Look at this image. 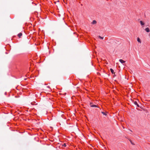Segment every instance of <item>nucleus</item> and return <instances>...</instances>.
<instances>
[{
	"mask_svg": "<svg viewBox=\"0 0 150 150\" xmlns=\"http://www.w3.org/2000/svg\"><path fill=\"white\" fill-rule=\"evenodd\" d=\"M145 31L147 33L149 32L150 31V30L148 28H146L145 29Z\"/></svg>",
	"mask_w": 150,
	"mask_h": 150,
	"instance_id": "3",
	"label": "nucleus"
},
{
	"mask_svg": "<svg viewBox=\"0 0 150 150\" xmlns=\"http://www.w3.org/2000/svg\"><path fill=\"white\" fill-rule=\"evenodd\" d=\"M119 61L122 64H123L125 62V61L122 59H120Z\"/></svg>",
	"mask_w": 150,
	"mask_h": 150,
	"instance_id": "1",
	"label": "nucleus"
},
{
	"mask_svg": "<svg viewBox=\"0 0 150 150\" xmlns=\"http://www.w3.org/2000/svg\"><path fill=\"white\" fill-rule=\"evenodd\" d=\"M137 41L139 42V43H141V40L139 38H137Z\"/></svg>",
	"mask_w": 150,
	"mask_h": 150,
	"instance_id": "8",
	"label": "nucleus"
},
{
	"mask_svg": "<svg viewBox=\"0 0 150 150\" xmlns=\"http://www.w3.org/2000/svg\"><path fill=\"white\" fill-rule=\"evenodd\" d=\"M102 113L104 115H105L106 114H105V112H102Z\"/></svg>",
	"mask_w": 150,
	"mask_h": 150,
	"instance_id": "13",
	"label": "nucleus"
},
{
	"mask_svg": "<svg viewBox=\"0 0 150 150\" xmlns=\"http://www.w3.org/2000/svg\"><path fill=\"white\" fill-rule=\"evenodd\" d=\"M134 104L136 105H137V106L138 107H139V105L137 103V101H134Z\"/></svg>",
	"mask_w": 150,
	"mask_h": 150,
	"instance_id": "2",
	"label": "nucleus"
},
{
	"mask_svg": "<svg viewBox=\"0 0 150 150\" xmlns=\"http://www.w3.org/2000/svg\"><path fill=\"white\" fill-rule=\"evenodd\" d=\"M50 12H51V13H52V11H50Z\"/></svg>",
	"mask_w": 150,
	"mask_h": 150,
	"instance_id": "18",
	"label": "nucleus"
},
{
	"mask_svg": "<svg viewBox=\"0 0 150 150\" xmlns=\"http://www.w3.org/2000/svg\"><path fill=\"white\" fill-rule=\"evenodd\" d=\"M26 79H24V80H26Z\"/></svg>",
	"mask_w": 150,
	"mask_h": 150,
	"instance_id": "17",
	"label": "nucleus"
},
{
	"mask_svg": "<svg viewBox=\"0 0 150 150\" xmlns=\"http://www.w3.org/2000/svg\"><path fill=\"white\" fill-rule=\"evenodd\" d=\"M95 107H98L97 106V105H94V108Z\"/></svg>",
	"mask_w": 150,
	"mask_h": 150,
	"instance_id": "12",
	"label": "nucleus"
},
{
	"mask_svg": "<svg viewBox=\"0 0 150 150\" xmlns=\"http://www.w3.org/2000/svg\"><path fill=\"white\" fill-rule=\"evenodd\" d=\"M62 146L65 147L66 146V144H65V143L64 144H63V145H62Z\"/></svg>",
	"mask_w": 150,
	"mask_h": 150,
	"instance_id": "9",
	"label": "nucleus"
},
{
	"mask_svg": "<svg viewBox=\"0 0 150 150\" xmlns=\"http://www.w3.org/2000/svg\"><path fill=\"white\" fill-rule=\"evenodd\" d=\"M97 23V22L96 21L94 20V24H96Z\"/></svg>",
	"mask_w": 150,
	"mask_h": 150,
	"instance_id": "11",
	"label": "nucleus"
},
{
	"mask_svg": "<svg viewBox=\"0 0 150 150\" xmlns=\"http://www.w3.org/2000/svg\"><path fill=\"white\" fill-rule=\"evenodd\" d=\"M114 76H115V73H114Z\"/></svg>",
	"mask_w": 150,
	"mask_h": 150,
	"instance_id": "15",
	"label": "nucleus"
},
{
	"mask_svg": "<svg viewBox=\"0 0 150 150\" xmlns=\"http://www.w3.org/2000/svg\"><path fill=\"white\" fill-rule=\"evenodd\" d=\"M94 48H95H95H96V46H94Z\"/></svg>",
	"mask_w": 150,
	"mask_h": 150,
	"instance_id": "16",
	"label": "nucleus"
},
{
	"mask_svg": "<svg viewBox=\"0 0 150 150\" xmlns=\"http://www.w3.org/2000/svg\"><path fill=\"white\" fill-rule=\"evenodd\" d=\"M22 33H19L18 34V37L19 38H21V36H22Z\"/></svg>",
	"mask_w": 150,
	"mask_h": 150,
	"instance_id": "4",
	"label": "nucleus"
},
{
	"mask_svg": "<svg viewBox=\"0 0 150 150\" xmlns=\"http://www.w3.org/2000/svg\"><path fill=\"white\" fill-rule=\"evenodd\" d=\"M110 70L112 74L114 73V71L111 68L110 69Z\"/></svg>",
	"mask_w": 150,
	"mask_h": 150,
	"instance_id": "5",
	"label": "nucleus"
},
{
	"mask_svg": "<svg viewBox=\"0 0 150 150\" xmlns=\"http://www.w3.org/2000/svg\"><path fill=\"white\" fill-rule=\"evenodd\" d=\"M92 24H94V20L92 22Z\"/></svg>",
	"mask_w": 150,
	"mask_h": 150,
	"instance_id": "14",
	"label": "nucleus"
},
{
	"mask_svg": "<svg viewBox=\"0 0 150 150\" xmlns=\"http://www.w3.org/2000/svg\"><path fill=\"white\" fill-rule=\"evenodd\" d=\"M140 24L142 25H144V23L142 21H140Z\"/></svg>",
	"mask_w": 150,
	"mask_h": 150,
	"instance_id": "6",
	"label": "nucleus"
},
{
	"mask_svg": "<svg viewBox=\"0 0 150 150\" xmlns=\"http://www.w3.org/2000/svg\"><path fill=\"white\" fill-rule=\"evenodd\" d=\"M98 38H100V39H103L104 38L103 37H101L100 36H98Z\"/></svg>",
	"mask_w": 150,
	"mask_h": 150,
	"instance_id": "7",
	"label": "nucleus"
},
{
	"mask_svg": "<svg viewBox=\"0 0 150 150\" xmlns=\"http://www.w3.org/2000/svg\"><path fill=\"white\" fill-rule=\"evenodd\" d=\"M91 107H94V105H91Z\"/></svg>",
	"mask_w": 150,
	"mask_h": 150,
	"instance_id": "10",
	"label": "nucleus"
}]
</instances>
